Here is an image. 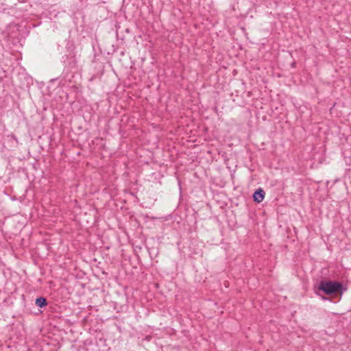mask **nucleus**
<instances>
[{
  "mask_svg": "<svg viewBox=\"0 0 351 351\" xmlns=\"http://www.w3.org/2000/svg\"><path fill=\"white\" fill-rule=\"evenodd\" d=\"M319 289L326 294L330 295L340 292L342 289V284L332 281H322L319 284Z\"/></svg>",
  "mask_w": 351,
  "mask_h": 351,
  "instance_id": "1",
  "label": "nucleus"
},
{
  "mask_svg": "<svg viewBox=\"0 0 351 351\" xmlns=\"http://www.w3.org/2000/svg\"><path fill=\"white\" fill-rule=\"evenodd\" d=\"M265 195V191L262 189H258L254 192L253 195L254 201L257 203H261L263 201Z\"/></svg>",
  "mask_w": 351,
  "mask_h": 351,
  "instance_id": "2",
  "label": "nucleus"
},
{
  "mask_svg": "<svg viewBox=\"0 0 351 351\" xmlns=\"http://www.w3.org/2000/svg\"><path fill=\"white\" fill-rule=\"evenodd\" d=\"M36 304L38 306H39L40 308L44 307V306H47L46 299L43 297L38 298L36 300Z\"/></svg>",
  "mask_w": 351,
  "mask_h": 351,
  "instance_id": "3",
  "label": "nucleus"
}]
</instances>
